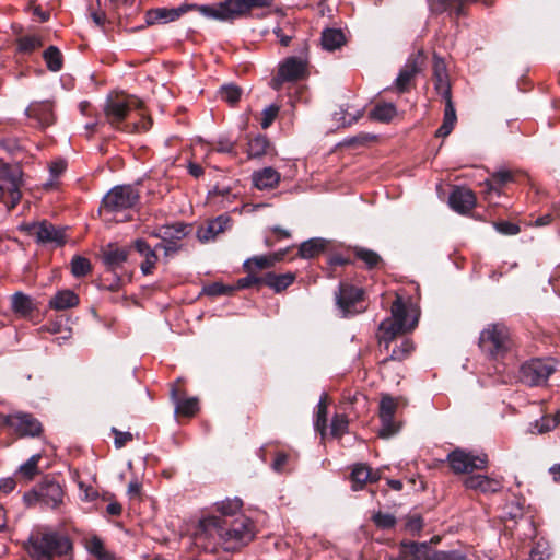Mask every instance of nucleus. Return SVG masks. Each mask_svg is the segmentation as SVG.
Masks as SVG:
<instances>
[{
  "label": "nucleus",
  "instance_id": "1",
  "mask_svg": "<svg viewBox=\"0 0 560 560\" xmlns=\"http://www.w3.org/2000/svg\"><path fill=\"white\" fill-rule=\"evenodd\" d=\"M200 528L210 537L218 538L226 551L247 545L255 536L254 523L244 514L233 520L207 516L200 521Z\"/></svg>",
  "mask_w": 560,
  "mask_h": 560
},
{
  "label": "nucleus",
  "instance_id": "2",
  "mask_svg": "<svg viewBox=\"0 0 560 560\" xmlns=\"http://www.w3.org/2000/svg\"><path fill=\"white\" fill-rule=\"evenodd\" d=\"M103 112L106 122L116 129H121V124L132 112H139L140 120L126 125L125 130L147 131L152 125L151 118L143 112V102L135 95H108L103 105Z\"/></svg>",
  "mask_w": 560,
  "mask_h": 560
},
{
  "label": "nucleus",
  "instance_id": "3",
  "mask_svg": "<svg viewBox=\"0 0 560 560\" xmlns=\"http://www.w3.org/2000/svg\"><path fill=\"white\" fill-rule=\"evenodd\" d=\"M273 0H222L200 8V15L219 22H233L246 18L254 9L270 7Z\"/></svg>",
  "mask_w": 560,
  "mask_h": 560
},
{
  "label": "nucleus",
  "instance_id": "4",
  "mask_svg": "<svg viewBox=\"0 0 560 560\" xmlns=\"http://www.w3.org/2000/svg\"><path fill=\"white\" fill-rule=\"evenodd\" d=\"M72 549L70 539L56 532L31 536L26 546L28 555L36 560H51L67 555Z\"/></svg>",
  "mask_w": 560,
  "mask_h": 560
},
{
  "label": "nucleus",
  "instance_id": "5",
  "mask_svg": "<svg viewBox=\"0 0 560 560\" xmlns=\"http://www.w3.org/2000/svg\"><path fill=\"white\" fill-rule=\"evenodd\" d=\"M22 170L18 164L0 162V203L12 210L22 198Z\"/></svg>",
  "mask_w": 560,
  "mask_h": 560
},
{
  "label": "nucleus",
  "instance_id": "6",
  "mask_svg": "<svg viewBox=\"0 0 560 560\" xmlns=\"http://www.w3.org/2000/svg\"><path fill=\"white\" fill-rule=\"evenodd\" d=\"M390 312L392 318H386L380 324L381 339L385 342L386 347H388V343L397 334L413 329L418 323L417 317L410 323L407 320V307L399 296L394 301Z\"/></svg>",
  "mask_w": 560,
  "mask_h": 560
},
{
  "label": "nucleus",
  "instance_id": "7",
  "mask_svg": "<svg viewBox=\"0 0 560 560\" xmlns=\"http://www.w3.org/2000/svg\"><path fill=\"white\" fill-rule=\"evenodd\" d=\"M63 497L65 492L61 486L46 477L33 490L26 492L23 499L28 506L39 503L55 510L63 503Z\"/></svg>",
  "mask_w": 560,
  "mask_h": 560
},
{
  "label": "nucleus",
  "instance_id": "8",
  "mask_svg": "<svg viewBox=\"0 0 560 560\" xmlns=\"http://www.w3.org/2000/svg\"><path fill=\"white\" fill-rule=\"evenodd\" d=\"M139 201V192L131 185H118L112 188L103 198V208L112 213L135 207Z\"/></svg>",
  "mask_w": 560,
  "mask_h": 560
},
{
  "label": "nucleus",
  "instance_id": "9",
  "mask_svg": "<svg viewBox=\"0 0 560 560\" xmlns=\"http://www.w3.org/2000/svg\"><path fill=\"white\" fill-rule=\"evenodd\" d=\"M307 75V60L301 57H288L279 63L278 73L271 80V88L279 91L284 82H296Z\"/></svg>",
  "mask_w": 560,
  "mask_h": 560
},
{
  "label": "nucleus",
  "instance_id": "10",
  "mask_svg": "<svg viewBox=\"0 0 560 560\" xmlns=\"http://www.w3.org/2000/svg\"><path fill=\"white\" fill-rule=\"evenodd\" d=\"M556 371L550 360L534 359L521 366L520 380L529 386H539L547 382Z\"/></svg>",
  "mask_w": 560,
  "mask_h": 560
},
{
  "label": "nucleus",
  "instance_id": "11",
  "mask_svg": "<svg viewBox=\"0 0 560 560\" xmlns=\"http://www.w3.org/2000/svg\"><path fill=\"white\" fill-rule=\"evenodd\" d=\"M0 424L8 425L20 436H37L42 432L40 422L26 412L0 416Z\"/></svg>",
  "mask_w": 560,
  "mask_h": 560
},
{
  "label": "nucleus",
  "instance_id": "12",
  "mask_svg": "<svg viewBox=\"0 0 560 560\" xmlns=\"http://www.w3.org/2000/svg\"><path fill=\"white\" fill-rule=\"evenodd\" d=\"M509 331L504 325L491 324L485 328L479 338L482 351L490 355H497L506 349Z\"/></svg>",
  "mask_w": 560,
  "mask_h": 560
},
{
  "label": "nucleus",
  "instance_id": "13",
  "mask_svg": "<svg viewBox=\"0 0 560 560\" xmlns=\"http://www.w3.org/2000/svg\"><path fill=\"white\" fill-rule=\"evenodd\" d=\"M447 460L455 474H469L476 469H485L488 464L487 455H474L460 448L451 452Z\"/></svg>",
  "mask_w": 560,
  "mask_h": 560
},
{
  "label": "nucleus",
  "instance_id": "14",
  "mask_svg": "<svg viewBox=\"0 0 560 560\" xmlns=\"http://www.w3.org/2000/svg\"><path fill=\"white\" fill-rule=\"evenodd\" d=\"M363 291L360 288L348 283H340L339 291L336 294V302L343 316L354 315L362 312L359 306L362 301Z\"/></svg>",
  "mask_w": 560,
  "mask_h": 560
},
{
  "label": "nucleus",
  "instance_id": "15",
  "mask_svg": "<svg viewBox=\"0 0 560 560\" xmlns=\"http://www.w3.org/2000/svg\"><path fill=\"white\" fill-rule=\"evenodd\" d=\"M25 230L31 235H34L38 243L62 245L66 242L65 230L47 221L28 224L25 226Z\"/></svg>",
  "mask_w": 560,
  "mask_h": 560
},
{
  "label": "nucleus",
  "instance_id": "16",
  "mask_svg": "<svg viewBox=\"0 0 560 560\" xmlns=\"http://www.w3.org/2000/svg\"><path fill=\"white\" fill-rule=\"evenodd\" d=\"M202 5L203 4L184 3L177 8H158L147 13V23L155 24L173 22L189 11H197L200 14V8Z\"/></svg>",
  "mask_w": 560,
  "mask_h": 560
},
{
  "label": "nucleus",
  "instance_id": "17",
  "mask_svg": "<svg viewBox=\"0 0 560 560\" xmlns=\"http://www.w3.org/2000/svg\"><path fill=\"white\" fill-rule=\"evenodd\" d=\"M25 115L36 121V127L44 129L56 121L54 104L50 101L32 102L25 109Z\"/></svg>",
  "mask_w": 560,
  "mask_h": 560
},
{
  "label": "nucleus",
  "instance_id": "18",
  "mask_svg": "<svg viewBox=\"0 0 560 560\" xmlns=\"http://www.w3.org/2000/svg\"><path fill=\"white\" fill-rule=\"evenodd\" d=\"M397 404L390 396H384L380 404V419L382 427L378 431L381 438L387 439L398 432V425L394 421Z\"/></svg>",
  "mask_w": 560,
  "mask_h": 560
},
{
  "label": "nucleus",
  "instance_id": "19",
  "mask_svg": "<svg viewBox=\"0 0 560 560\" xmlns=\"http://www.w3.org/2000/svg\"><path fill=\"white\" fill-rule=\"evenodd\" d=\"M392 560H430L429 542L402 540L399 542L398 555Z\"/></svg>",
  "mask_w": 560,
  "mask_h": 560
},
{
  "label": "nucleus",
  "instance_id": "20",
  "mask_svg": "<svg viewBox=\"0 0 560 560\" xmlns=\"http://www.w3.org/2000/svg\"><path fill=\"white\" fill-rule=\"evenodd\" d=\"M231 219L226 214H221L210 220L206 225L197 229V237L200 242L207 243L213 241L220 233L228 230Z\"/></svg>",
  "mask_w": 560,
  "mask_h": 560
},
{
  "label": "nucleus",
  "instance_id": "21",
  "mask_svg": "<svg viewBox=\"0 0 560 560\" xmlns=\"http://www.w3.org/2000/svg\"><path fill=\"white\" fill-rule=\"evenodd\" d=\"M448 203L458 213L469 212L476 205V196L472 190L456 187L450 195Z\"/></svg>",
  "mask_w": 560,
  "mask_h": 560
},
{
  "label": "nucleus",
  "instance_id": "22",
  "mask_svg": "<svg viewBox=\"0 0 560 560\" xmlns=\"http://www.w3.org/2000/svg\"><path fill=\"white\" fill-rule=\"evenodd\" d=\"M433 79L436 92L444 98L451 97V84L444 60L438 56L433 58Z\"/></svg>",
  "mask_w": 560,
  "mask_h": 560
},
{
  "label": "nucleus",
  "instance_id": "23",
  "mask_svg": "<svg viewBox=\"0 0 560 560\" xmlns=\"http://www.w3.org/2000/svg\"><path fill=\"white\" fill-rule=\"evenodd\" d=\"M464 486L467 489L477 490L482 493H494L502 489L500 480L490 478L485 475L469 476L464 480Z\"/></svg>",
  "mask_w": 560,
  "mask_h": 560
},
{
  "label": "nucleus",
  "instance_id": "24",
  "mask_svg": "<svg viewBox=\"0 0 560 560\" xmlns=\"http://www.w3.org/2000/svg\"><path fill=\"white\" fill-rule=\"evenodd\" d=\"M280 174L273 167H264L252 175L254 186L259 190L275 188L280 182Z\"/></svg>",
  "mask_w": 560,
  "mask_h": 560
},
{
  "label": "nucleus",
  "instance_id": "25",
  "mask_svg": "<svg viewBox=\"0 0 560 560\" xmlns=\"http://www.w3.org/2000/svg\"><path fill=\"white\" fill-rule=\"evenodd\" d=\"M135 249L143 257V261L140 265L141 272L143 275L152 273L158 261V255L155 249L141 238H138L133 243Z\"/></svg>",
  "mask_w": 560,
  "mask_h": 560
},
{
  "label": "nucleus",
  "instance_id": "26",
  "mask_svg": "<svg viewBox=\"0 0 560 560\" xmlns=\"http://www.w3.org/2000/svg\"><path fill=\"white\" fill-rule=\"evenodd\" d=\"M190 226L180 222L165 224L156 229L154 236L163 242H176L184 238L189 233Z\"/></svg>",
  "mask_w": 560,
  "mask_h": 560
},
{
  "label": "nucleus",
  "instance_id": "27",
  "mask_svg": "<svg viewBox=\"0 0 560 560\" xmlns=\"http://www.w3.org/2000/svg\"><path fill=\"white\" fill-rule=\"evenodd\" d=\"M129 250L130 249L127 247H118L109 244L103 250V260L108 268H118L127 260Z\"/></svg>",
  "mask_w": 560,
  "mask_h": 560
},
{
  "label": "nucleus",
  "instance_id": "28",
  "mask_svg": "<svg viewBox=\"0 0 560 560\" xmlns=\"http://www.w3.org/2000/svg\"><path fill=\"white\" fill-rule=\"evenodd\" d=\"M79 304V296L71 290L58 291L49 301V307L56 311H63Z\"/></svg>",
  "mask_w": 560,
  "mask_h": 560
},
{
  "label": "nucleus",
  "instance_id": "29",
  "mask_svg": "<svg viewBox=\"0 0 560 560\" xmlns=\"http://www.w3.org/2000/svg\"><path fill=\"white\" fill-rule=\"evenodd\" d=\"M457 117L455 107L453 105L452 98L445 100V109H444V118L442 126L435 131V137L438 138H445L447 137L455 124H456Z\"/></svg>",
  "mask_w": 560,
  "mask_h": 560
},
{
  "label": "nucleus",
  "instance_id": "30",
  "mask_svg": "<svg viewBox=\"0 0 560 560\" xmlns=\"http://www.w3.org/2000/svg\"><path fill=\"white\" fill-rule=\"evenodd\" d=\"M171 398L175 404V412L180 413L183 416L191 417L194 416L198 409V399L195 397L187 398V399H179L177 397V389L173 387L171 389Z\"/></svg>",
  "mask_w": 560,
  "mask_h": 560
},
{
  "label": "nucleus",
  "instance_id": "31",
  "mask_svg": "<svg viewBox=\"0 0 560 560\" xmlns=\"http://www.w3.org/2000/svg\"><path fill=\"white\" fill-rule=\"evenodd\" d=\"M418 70L419 68L417 66V61L415 59H409L405 67L399 71L395 80L396 89L401 93L407 91L410 81L416 75Z\"/></svg>",
  "mask_w": 560,
  "mask_h": 560
},
{
  "label": "nucleus",
  "instance_id": "32",
  "mask_svg": "<svg viewBox=\"0 0 560 560\" xmlns=\"http://www.w3.org/2000/svg\"><path fill=\"white\" fill-rule=\"evenodd\" d=\"M281 258L282 254L255 256L244 261V268L248 272H254V270H260L272 267L275 262L280 260Z\"/></svg>",
  "mask_w": 560,
  "mask_h": 560
},
{
  "label": "nucleus",
  "instance_id": "33",
  "mask_svg": "<svg viewBox=\"0 0 560 560\" xmlns=\"http://www.w3.org/2000/svg\"><path fill=\"white\" fill-rule=\"evenodd\" d=\"M294 276L292 273L276 275L269 272L264 276L262 285H267L276 292H281L292 284Z\"/></svg>",
  "mask_w": 560,
  "mask_h": 560
},
{
  "label": "nucleus",
  "instance_id": "34",
  "mask_svg": "<svg viewBox=\"0 0 560 560\" xmlns=\"http://www.w3.org/2000/svg\"><path fill=\"white\" fill-rule=\"evenodd\" d=\"M11 307L15 314H19L21 316H28L34 310L31 296L24 294L21 291L15 292L12 295Z\"/></svg>",
  "mask_w": 560,
  "mask_h": 560
},
{
  "label": "nucleus",
  "instance_id": "35",
  "mask_svg": "<svg viewBox=\"0 0 560 560\" xmlns=\"http://www.w3.org/2000/svg\"><path fill=\"white\" fill-rule=\"evenodd\" d=\"M243 501L235 497L225 499L215 503L217 511L223 516L222 518L238 516L242 511Z\"/></svg>",
  "mask_w": 560,
  "mask_h": 560
},
{
  "label": "nucleus",
  "instance_id": "36",
  "mask_svg": "<svg viewBox=\"0 0 560 560\" xmlns=\"http://www.w3.org/2000/svg\"><path fill=\"white\" fill-rule=\"evenodd\" d=\"M352 488L359 490L366 481H376L378 477L373 475L371 469L365 465H358L352 469L351 472Z\"/></svg>",
  "mask_w": 560,
  "mask_h": 560
},
{
  "label": "nucleus",
  "instance_id": "37",
  "mask_svg": "<svg viewBox=\"0 0 560 560\" xmlns=\"http://www.w3.org/2000/svg\"><path fill=\"white\" fill-rule=\"evenodd\" d=\"M326 244L324 238H311L301 244L299 254L303 258H313L325 249Z\"/></svg>",
  "mask_w": 560,
  "mask_h": 560
},
{
  "label": "nucleus",
  "instance_id": "38",
  "mask_svg": "<svg viewBox=\"0 0 560 560\" xmlns=\"http://www.w3.org/2000/svg\"><path fill=\"white\" fill-rule=\"evenodd\" d=\"M345 43V35L340 30L328 28L323 32L322 45L326 50L338 49Z\"/></svg>",
  "mask_w": 560,
  "mask_h": 560
},
{
  "label": "nucleus",
  "instance_id": "39",
  "mask_svg": "<svg viewBox=\"0 0 560 560\" xmlns=\"http://www.w3.org/2000/svg\"><path fill=\"white\" fill-rule=\"evenodd\" d=\"M269 141L265 136H257L248 141L247 154L250 159H258L267 153Z\"/></svg>",
  "mask_w": 560,
  "mask_h": 560
},
{
  "label": "nucleus",
  "instance_id": "40",
  "mask_svg": "<svg viewBox=\"0 0 560 560\" xmlns=\"http://www.w3.org/2000/svg\"><path fill=\"white\" fill-rule=\"evenodd\" d=\"M397 110L394 104L392 103H382L377 104L370 113V116L378 121L387 122L395 115Z\"/></svg>",
  "mask_w": 560,
  "mask_h": 560
},
{
  "label": "nucleus",
  "instance_id": "41",
  "mask_svg": "<svg viewBox=\"0 0 560 560\" xmlns=\"http://www.w3.org/2000/svg\"><path fill=\"white\" fill-rule=\"evenodd\" d=\"M44 60L47 65V68L52 71L57 72L60 71L62 68V55L60 50L56 46H49L44 51Z\"/></svg>",
  "mask_w": 560,
  "mask_h": 560
},
{
  "label": "nucleus",
  "instance_id": "42",
  "mask_svg": "<svg viewBox=\"0 0 560 560\" xmlns=\"http://www.w3.org/2000/svg\"><path fill=\"white\" fill-rule=\"evenodd\" d=\"M40 458V454L31 456L24 464L19 467L18 474L26 480H32L38 474L37 465Z\"/></svg>",
  "mask_w": 560,
  "mask_h": 560
},
{
  "label": "nucleus",
  "instance_id": "43",
  "mask_svg": "<svg viewBox=\"0 0 560 560\" xmlns=\"http://www.w3.org/2000/svg\"><path fill=\"white\" fill-rule=\"evenodd\" d=\"M42 46V38L37 35H26L18 39V50L23 54H31Z\"/></svg>",
  "mask_w": 560,
  "mask_h": 560
},
{
  "label": "nucleus",
  "instance_id": "44",
  "mask_svg": "<svg viewBox=\"0 0 560 560\" xmlns=\"http://www.w3.org/2000/svg\"><path fill=\"white\" fill-rule=\"evenodd\" d=\"M219 97L230 105L236 104L242 95V90L235 84H226L218 91Z\"/></svg>",
  "mask_w": 560,
  "mask_h": 560
},
{
  "label": "nucleus",
  "instance_id": "45",
  "mask_svg": "<svg viewBox=\"0 0 560 560\" xmlns=\"http://www.w3.org/2000/svg\"><path fill=\"white\" fill-rule=\"evenodd\" d=\"M513 176L509 171H499L495 172L492 175V180H486V196L488 197L492 191H498L497 187L494 186V183L498 184V186H502L505 183L512 180Z\"/></svg>",
  "mask_w": 560,
  "mask_h": 560
},
{
  "label": "nucleus",
  "instance_id": "46",
  "mask_svg": "<svg viewBox=\"0 0 560 560\" xmlns=\"http://www.w3.org/2000/svg\"><path fill=\"white\" fill-rule=\"evenodd\" d=\"M467 556L460 550H432L430 547V560H466Z\"/></svg>",
  "mask_w": 560,
  "mask_h": 560
},
{
  "label": "nucleus",
  "instance_id": "47",
  "mask_svg": "<svg viewBox=\"0 0 560 560\" xmlns=\"http://www.w3.org/2000/svg\"><path fill=\"white\" fill-rule=\"evenodd\" d=\"M91 270V264L89 259L81 257V256H74L71 260V272L74 277H83L88 275Z\"/></svg>",
  "mask_w": 560,
  "mask_h": 560
},
{
  "label": "nucleus",
  "instance_id": "48",
  "mask_svg": "<svg viewBox=\"0 0 560 560\" xmlns=\"http://www.w3.org/2000/svg\"><path fill=\"white\" fill-rule=\"evenodd\" d=\"M354 253L355 257L364 261L369 268H374L381 261L380 255L371 249L358 247Z\"/></svg>",
  "mask_w": 560,
  "mask_h": 560
},
{
  "label": "nucleus",
  "instance_id": "49",
  "mask_svg": "<svg viewBox=\"0 0 560 560\" xmlns=\"http://www.w3.org/2000/svg\"><path fill=\"white\" fill-rule=\"evenodd\" d=\"M549 556V544L545 540H538L530 550L529 560H547Z\"/></svg>",
  "mask_w": 560,
  "mask_h": 560
},
{
  "label": "nucleus",
  "instance_id": "50",
  "mask_svg": "<svg viewBox=\"0 0 560 560\" xmlns=\"http://www.w3.org/2000/svg\"><path fill=\"white\" fill-rule=\"evenodd\" d=\"M326 421H327V406L322 398L319 402L317 404V412H316V419L314 422V427L317 431H319L322 434L325 433L326 430Z\"/></svg>",
  "mask_w": 560,
  "mask_h": 560
},
{
  "label": "nucleus",
  "instance_id": "51",
  "mask_svg": "<svg viewBox=\"0 0 560 560\" xmlns=\"http://www.w3.org/2000/svg\"><path fill=\"white\" fill-rule=\"evenodd\" d=\"M348 429V419L345 415H336L330 424V433L332 436H341Z\"/></svg>",
  "mask_w": 560,
  "mask_h": 560
},
{
  "label": "nucleus",
  "instance_id": "52",
  "mask_svg": "<svg viewBox=\"0 0 560 560\" xmlns=\"http://www.w3.org/2000/svg\"><path fill=\"white\" fill-rule=\"evenodd\" d=\"M374 524L382 529H388L395 526L396 518L393 514L377 512L373 515Z\"/></svg>",
  "mask_w": 560,
  "mask_h": 560
},
{
  "label": "nucleus",
  "instance_id": "53",
  "mask_svg": "<svg viewBox=\"0 0 560 560\" xmlns=\"http://www.w3.org/2000/svg\"><path fill=\"white\" fill-rule=\"evenodd\" d=\"M413 349V345L410 340L406 339L401 342L398 348L393 349L392 354L389 357L390 360H402L405 359Z\"/></svg>",
  "mask_w": 560,
  "mask_h": 560
},
{
  "label": "nucleus",
  "instance_id": "54",
  "mask_svg": "<svg viewBox=\"0 0 560 560\" xmlns=\"http://www.w3.org/2000/svg\"><path fill=\"white\" fill-rule=\"evenodd\" d=\"M279 113V106L277 105H269L262 110V118H261V127L264 129L268 128L273 120L276 119L277 115Z\"/></svg>",
  "mask_w": 560,
  "mask_h": 560
},
{
  "label": "nucleus",
  "instance_id": "55",
  "mask_svg": "<svg viewBox=\"0 0 560 560\" xmlns=\"http://www.w3.org/2000/svg\"><path fill=\"white\" fill-rule=\"evenodd\" d=\"M232 291H233L232 287H228V285H224L219 282L212 283V284L208 285L207 288H205V292L211 296L230 294Z\"/></svg>",
  "mask_w": 560,
  "mask_h": 560
},
{
  "label": "nucleus",
  "instance_id": "56",
  "mask_svg": "<svg viewBox=\"0 0 560 560\" xmlns=\"http://www.w3.org/2000/svg\"><path fill=\"white\" fill-rule=\"evenodd\" d=\"M85 547L95 558L105 550L103 541L96 536L89 538L85 542Z\"/></svg>",
  "mask_w": 560,
  "mask_h": 560
},
{
  "label": "nucleus",
  "instance_id": "57",
  "mask_svg": "<svg viewBox=\"0 0 560 560\" xmlns=\"http://www.w3.org/2000/svg\"><path fill=\"white\" fill-rule=\"evenodd\" d=\"M262 279H264V276L257 277L253 272H249V275L247 277H244V278H241L237 280L236 287L238 289H246L252 285L260 287V285H262Z\"/></svg>",
  "mask_w": 560,
  "mask_h": 560
},
{
  "label": "nucleus",
  "instance_id": "58",
  "mask_svg": "<svg viewBox=\"0 0 560 560\" xmlns=\"http://www.w3.org/2000/svg\"><path fill=\"white\" fill-rule=\"evenodd\" d=\"M423 528V520L420 515H412L406 523V529L413 536L419 535Z\"/></svg>",
  "mask_w": 560,
  "mask_h": 560
},
{
  "label": "nucleus",
  "instance_id": "59",
  "mask_svg": "<svg viewBox=\"0 0 560 560\" xmlns=\"http://www.w3.org/2000/svg\"><path fill=\"white\" fill-rule=\"evenodd\" d=\"M112 432L115 434L114 444L116 448L124 447L128 442L132 441L133 436L130 432H122L116 428H112Z\"/></svg>",
  "mask_w": 560,
  "mask_h": 560
},
{
  "label": "nucleus",
  "instance_id": "60",
  "mask_svg": "<svg viewBox=\"0 0 560 560\" xmlns=\"http://www.w3.org/2000/svg\"><path fill=\"white\" fill-rule=\"evenodd\" d=\"M494 226L498 232L505 235H515L520 232L518 225L508 221L498 222Z\"/></svg>",
  "mask_w": 560,
  "mask_h": 560
},
{
  "label": "nucleus",
  "instance_id": "61",
  "mask_svg": "<svg viewBox=\"0 0 560 560\" xmlns=\"http://www.w3.org/2000/svg\"><path fill=\"white\" fill-rule=\"evenodd\" d=\"M235 143L226 137H220L217 143V151L222 153H231L234 150Z\"/></svg>",
  "mask_w": 560,
  "mask_h": 560
},
{
  "label": "nucleus",
  "instance_id": "62",
  "mask_svg": "<svg viewBox=\"0 0 560 560\" xmlns=\"http://www.w3.org/2000/svg\"><path fill=\"white\" fill-rule=\"evenodd\" d=\"M289 460V456L285 453H278L276 455L275 460L272 462V469L277 472H282L284 470V466Z\"/></svg>",
  "mask_w": 560,
  "mask_h": 560
},
{
  "label": "nucleus",
  "instance_id": "63",
  "mask_svg": "<svg viewBox=\"0 0 560 560\" xmlns=\"http://www.w3.org/2000/svg\"><path fill=\"white\" fill-rule=\"evenodd\" d=\"M556 423H557L556 419H553V420L542 419L541 423H539V422L535 423V428L537 429L538 433H545V432L550 431L556 425Z\"/></svg>",
  "mask_w": 560,
  "mask_h": 560
},
{
  "label": "nucleus",
  "instance_id": "64",
  "mask_svg": "<svg viewBox=\"0 0 560 560\" xmlns=\"http://www.w3.org/2000/svg\"><path fill=\"white\" fill-rule=\"evenodd\" d=\"M16 486L15 480L12 477L3 478L0 480V490L4 493H10Z\"/></svg>",
  "mask_w": 560,
  "mask_h": 560
}]
</instances>
